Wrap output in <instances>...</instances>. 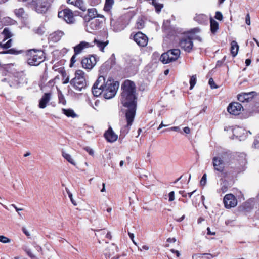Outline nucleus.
Listing matches in <instances>:
<instances>
[{
    "instance_id": "nucleus-64",
    "label": "nucleus",
    "mask_w": 259,
    "mask_h": 259,
    "mask_svg": "<svg viewBox=\"0 0 259 259\" xmlns=\"http://www.w3.org/2000/svg\"><path fill=\"white\" fill-rule=\"evenodd\" d=\"M183 131L186 134H189L190 133V129L188 127H185Z\"/></svg>"
},
{
    "instance_id": "nucleus-59",
    "label": "nucleus",
    "mask_w": 259,
    "mask_h": 259,
    "mask_svg": "<svg viewBox=\"0 0 259 259\" xmlns=\"http://www.w3.org/2000/svg\"><path fill=\"white\" fill-rule=\"evenodd\" d=\"M22 230L23 232L25 234V235L27 237H29L30 236V233L27 231L25 227H23L22 228Z\"/></svg>"
},
{
    "instance_id": "nucleus-20",
    "label": "nucleus",
    "mask_w": 259,
    "mask_h": 259,
    "mask_svg": "<svg viewBox=\"0 0 259 259\" xmlns=\"http://www.w3.org/2000/svg\"><path fill=\"white\" fill-rule=\"evenodd\" d=\"M213 166L214 170L223 172L224 164L223 160L219 157H214L212 159Z\"/></svg>"
},
{
    "instance_id": "nucleus-26",
    "label": "nucleus",
    "mask_w": 259,
    "mask_h": 259,
    "mask_svg": "<svg viewBox=\"0 0 259 259\" xmlns=\"http://www.w3.org/2000/svg\"><path fill=\"white\" fill-rule=\"evenodd\" d=\"M64 35V33L61 31H57L50 35V39L53 42L58 41L62 36Z\"/></svg>"
},
{
    "instance_id": "nucleus-32",
    "label": "nucleus",
    "mask_w": 259,
    "mask_h": 259,
    "mask_svg": "<svg viewBox=\"0 0 259 259\" xmlns=\"http://www.w3.org/2000/svg\"><path fill=\"white\" fill-rule=\"evenodd\" d=\"M62 155L70 163H71V164H72L73 165H76V163H75L74 160H73L72 156L69 154L66 153L64 151H62Z\"/></svg>"
},
{
    "instance_id": "nucleus-62",
    "label": "nucleus",
    "mask_w": 259,
    "mask_h": 259,
    "mask_svg": "<svg viewBox=\"0 0 259 259\" xmlns=\"http://www.w3.org/2000/svg\"><path fill=\"white\" fill-rule=\"evenodd\" d=\"M128 236H129L130 238H131V239L133 242V243L136 244V243L135 242V241L134 240V234L132 233H131L130 232H128Z\"/></svg>"
},
{
    "instance_id": "nucleus-21",
    "label": "nucleus",
    "mask_w": 259,
    "mask_h": 259,
    "mask_svg": "<svg viewBox=\"0 0 259 259\" xmlns=\"http://www.w3.org/2000/svg\"><path fill=\"white\" fill-rule=\"evenodd\" d=\"M117 251L116 247L114 245L107 247L104 252L105 256L107 259H117L118 257L115 255V252Z\"/></svg>"
},
{
    "instance_id": "nucleus-30",
    "label": "nucleus",
    "mask_w": 259,
    "mask_h": 259,
    "mask_svg": "<svg viewBox=\"0 0 259 259\" xmlns=\"http://www.w3.org/2000/svg\"><path fill=\"white\" fill-rule=\"evenodd\" d=\"M68 4H72L77 7L82 11L85 10V8L83 5L82 0H68Z\"/></svg>"
},
{
    "instance_id": "nucleus-47",
    "label": "nucleus",
    "mask_w": 259,
    "mask_h": 259,
    "mask_svg": "<svg viewBox=\"0 0 259 259\" xmlns=\"http://www.w3.org/2000/svg\"><path fill=\"white\" fill-rule=\"evenodd\" d=\"M195 192V191H193V192H189V193H186L185 191H180L179 193L182 195V196L183 197H186L187 196H189V198H191L192 194Z\"/></svg>"
},
{
    "instance_id": "nucleus-1",
    "label": "nucleus",
    "mask_w": 259,
    "mask_h": 259,
    "mask_svg": "<svg viewBox=\"0 0 259 259\" xmlns=\"http://www.w3.org/2000/svg\"><path fill=\"white\" fill-rule=\"evenodd\" d=\"M120 100L124 107L128 109L125 112L127 124L120 129L119 139H123L130 131L136 115L137 105L136 87L135 83L128 79L125 80L121 84Z\"/></svg>"
},
{
    "instance_id": "nucleus-2",
    "label": "nucleus",
    "mask_w": 259,
    "mask_h": 259,
    "mask_svg": "<svg viewBox=\"0 0 259 259\" xmlns=\"http://www.w3.org/2000/svg\"><path fill=\"white\" fill-rule=\"evenodd\" d=\"M119 85V83L118 81L110 79L108 80L105 84L101 85L98 88L99 90H102L101 92L98 95V97H103L106 99L113 98L116 95Z\"/></svg>"
},
{
    "instance_id": "nucleus-60",
    "label": "nucleus",
    "mask_w": 259,
    "mask_h": 259,
    "mask_svg": "<svg viewBox=\"0 0 259 259\" xmlns=\"http://www.w3.org/2000/svg\"><path fill=\"white\" fill-rule=\"evenodd\" d=\"M170 251L172 253L175 254L177 257H179L180 255V253L179 251L178 250H176L174 249H170Z\"/></svg>"
},
{
    "instance_id": "nucleus-39",
    "label": "nucleus",
    "mask_w": 259,
    "mask_h": 259,
    "mask_svg": "<svg viewBox=\"0 0 259 259\" xmlns=\"http://www.w3.org/2000/svg\"><path fill=\"white\" fill-rule=\"evenodd\" d=\"M12 40L11 39H9L6 42L3 41L0 42V47L4 49H7L10 48L12 46Z\"/></svg>"
},
{
    "instance_id": "nucleus-29",
    "label": "nucleus",
    "mask_w": 259,
    "mask_h": 259,
    "mask_svg": "<svg viewBox=\"0 0 259 259\" xmlns=\"http://www.w3.org/2000/svg\"><path fill=\"white\" fill-rule=\"evenodd\" d=\"M114 4V0H105V3L103 9L104 11L111 14V9Z\"/></svg>"
},
{
    "instance_id": "nucleus-61",
    "label": "nucleus",
    "mask_w": 259,
    "mask_h": 259,
    "mask_svg": "<svg viewBox=\"0 0 259 259\" xmlns=\"http://www.w3.org/2000/svg\"><path fill=\"white\" fill-rule=\"evenodd\" d=\"M89 2L92 6H96L97 5V0H89Z\"/></svg>"
},
{
    "instance_id": "nucleus-28",
    "label": "nucleus",
    "mask_w": 259,
    "mask_h": 259,
    "mask_svg": "<svg viewBox=\"0 0 259 259\" xmlns=\"http://www.w3.org/2000/svg\"><path fill=\"white\" fill-rule=\"evenodd\" d=\"M210 23L211 32L212 34H215L218 31L219 28V23L215 20H214L213 18H211L210 20Z\"/></svg>"
},
{
    "instance_id": "nucleus-16",
    "label": "nucleus",
    "mask_w": 259,
    "mask_h": 259,
    "mask_svg": "<svg viewBox=\"0 0 259 259\" xmlns=\"http://www.w3.org/2000/svg\"><path fill=\"white\" fill-rule=\"evenodd\" d=\"M53 0H39L35 6L36 11L39 13H45Z\"/></svg>"
},
{
    "instance_id": "nucleus-5",
    "label": "nucleus",
    "mask_w": 259,
    "mask_h": 259,
    "mask_svg": "<svg viewBox=\"0 0 259 259\" xmlns=\"http://www.w3.org/2000/svg\"><path fill=\"white\" fill-rule=\"evenodd\" d=\"M71 85L75 90L80 91L86 87L84 72L81 70H77L75 73L74 77L70 81Z\"/></svg>"
},
{
    "instance_id": "nucleus-40",
    "label": "nucleus",
    "mask_w": 259,
    "mask_h": 259,
    "mask_svg": "<svg viewBox=\"0 0 259 259\" xmlns=\"http://www.w3.org/2000/svg\"><path fill=\"white\" fill-rule=\"evenodd\" d=\"M109 41L107 40L105 41H102L98 40V48L102 52H104V48L108 44Z\"/></svg>"
},
{
    "instance_id": "nucleus-58",
    "label": "nucleus",
    "mask_w": 259,
    "mask_h": 259,
    "mask_svg": "<svg viewBox=\"0 0 259 259\" xmlns=\"http://www.w3.org/2000/svg\"><path fill=\"white\" fill-rule=\"evenodd\" d=\"M76 55H75V54L74 53V54L71 57V63H70V67H72V65L76 62L75 58H76Z\"/></svg>"
},
{
    "instance_id": "nucleus-50",
    "label": "nucleus",
    "mask_w": 259,
    "mask_h": 259,
    "mask_svg": "<svg viewBox=\"0 0 259 259\" xmlns=\"http://www.w3.org/2000/svg\"><path fill=\"white\" fill-rule=\"evenodd\" d=\"M200 29L199 28L195 27V28L191 29L189 31H187L186 32V33L188 34H195V33H199L200 32Z\"/></svg>"
},
{
    "instance_id": "nucleus-25",
    "label": "nucleus",
    "mask_w": 259,
    "mask_h": 259,
    "mask_svg": "<svg viewBox=\"0 0 259 259\" xmlns=\"http://www.w3.org/2000/svg\"><path fill=\"white\" fill-rule=\"evenodd\" d=\"M194 19L199 24H204L207 22L208 17L207 15L203 14H197Z\"/></svg>"
},
{
    "instance_id": "nucleus-33",
    "label": "nucleus",
    "mask_w": 259,
    "mask_h": 259,
    "mask_svg": "<svg viewBox=\"0 0 259 259\" xmlns=\"http://www.w3.org/2000/svg\"><path fill=\"white\" fill-rule=\"evenodd\" d=\"M2 34L4 35V39L3 41H5L7 39L13 36L12 33L10 31L9 28H5L2 32Z\"/></svg>"
},
{
    "instance_id": "nucleus-51",
    "label": "nucleus",
    "mask_w": 259,
    "mask_h": 259,
    "mask_svg": "<svg viewBox=\"0 0 259 259\" xmlns=\"http://www.w3.org/2000/svg\"><path fill=\"white\" fill-rule=\"evenodd\" d=\"M25 252L31 258L34 259L35 258V256L32 253L31 250L29 248H26L24 249Z\"/></svg>"
},
{
    "instance_id": "nucleus-35",
    "label": "nucleus",
    "mask_w": 259,
    "mask_h": 259,
    "mask_svg": "<svg viewBox=\"0 0 259 259\" xmlns=\"http://www.w3.org/2000/svg\"><path fill=\"white\" fill-rule=\"evenodd\" d=\"M62 112L67 117L74 118L77 116L74 111L71 109H62Z\"/></svg>"
},
{
    "instance_id": "nucleus-3",
    "label": "nucleus",
    "mask_w": 259,
    "mask_h": 259,
    "mask_svg": "<svg viewBox=\"0 0 259 259\" xmlns=\"http://www.w3.org/2000/svg\"><path fill=\"white\" fill-rule=\"evenodd\" d=\"M244 163L243 160L234 159L229 163L227 171L224 173V177L236 178L239 174L244 171Z\"/></svg>"
},
{
    "instance_id": "nucleus-19",
    "label": "nucleus",
    "mask_w": 259,
    "mask_h": 259,
    "mask_svg": "<svg viewBox=\"0 0 259 259\" xmlns=\"http://www.w3.org/2000/svg\"><path fill=\"white\" fill-rule=\"evenodd\" d=\"M104 137L107 141L110 143H113L118 139V135L114 132L111 126L104 133Z\"/></svg>"
},
{
    "instance_id": "nucleus-18",
    "label": "nucleus",
    "mask_w": 259,
    "mask_h": 259,
    "mask_svg": "<svg viewBox=\"0 0 259 259\" xmlns=\"http://www.w3.org/2000/svg\"><path fill=\"white\" fill-rule=\"evenodd\" d=\"M97 61L95 56L92 55L82 60V67L85 69H91L96 64Z\"/></svg>"
},
{
    "instance_id": "nucleus-53",
    "label": "nucleus",
    "mask_w": 259,
    "mask_h": 259,
    "mask_svg": "<svg viewBox=\"0 0 259 259\" xmlns=\"http://www.w3.org/2000/svg\"><path fill=\"white\" fill-rule=\"evenodd\" d=\"M84 150H85L90 155L93 156L94 154V150L91 148L90 147L86 146L83 148Z\"/></svg>"
},
{
    "instance_id": "nucleus-13",
    "label": "nucleus",
    "mask_w": 259,
    "mask_h": 259,
    "mask_svg": "<svg viewBox=\"0 0 259 259\" xmlns=\"http://www.w3.org/2000/svg\"><path fill=\"white\" fill-rule=\"evenodd\" d=\"M58 16V17L62 18L67 23H72L74 20L72 12L68 9L59 12Z\"/></svg>"
},
{
    "instance_id": "nucleus-10",
    "label": "nucleus",
    "mask_w": 259,
    "mask_h": 259,
    "mask_svg": "<svg viewBox=\"0 0 259 259\" xmlns=\"http://www.w3.org/2000/svg\"><path fill=\"white\" fill-rule=\"evenodd\" d=\"M243 111H244L243 106L237 102L230 103L227 107V111L233 115H238Z\"/></svg>"
},
{
    "instance_id": "nucleus-27",
    "label": "nucleus",
    "mask_w": 259,
    "mask_h": 259,
    "mask_svg": "<svg viewBox=\"0 0 259 259\" xmlns=\"http://www.w3.org/2000/svg\"><path fill=\"white\" fill-rule=\"evenodd\" d=\"M239 48V46L236 41L233 40L231 41L230 51L233 57H235L237 55Z\"/></svg>"
},
{
    "instance_id": "nucleus-57",
    "label": "nucleus",
    "mask_w": 259,
    "mask_h": 259,
    "mask_svg": "<svg viewBox=\"0 0 259 259\" xmlns=\"http://www.w3.org/2000/svg\"><path fill=\"white\" fill-rule=\"evenodd\" d=\"M245 22L246 24L250 25V17L249 13H247L245 17Z\"/></svg>"
},
{
    "instance_id": "nucleus-49",
    "label": "nucleus",
    "mask_w": 259,
    "mask_h": 259,
    "mask_svg": "<svg viewBox=\"0 0 259 259\" xmlns=\"http://www.w3.org/2000/svg\"><path fill=\"white\" fill-rule=\"evenodd\" d=\"M208 83L211 89H217L218 88V86L216 85L214 80L212 78H210L209 79Z\"/></svg>"
},
{
    "instance_id": "nucleus-44",
    "label": "nucleus",
    "mask_w": 259,
    "mask_h": 259,
    "mask_svg": "<svg viewBox=\"0 0 259 259\" xmlns=\"http://www.w3.org/2000/svg\"><path fill=\"white\" fill-rule=\"evenodd\" d=\"M144 21L142 19H138L136 22V27L138 29H142L144 27Z\"/></svg>"
},
{
    "instance_id": "nucleus-36",
    "label": "nucleus",
    "mask_w": 259,
    "mask_h": 259,
    "mask_svg": "<svg viewBox=\"0 0 259 259\" xmlns=\"http://www.w3.org/2000/svg\"><path fill=\"white\" fill-rule=\"evenodd\" d=\"M228 190V182L224 180L223 181V183L221 184V188L218 190V192L219 193H225Z\"/></svg>"
},
{
    "instance_id": "nucleus-14",
    "label": "nucleus",
    "mask_w": 259,
    "mask_h": 259,
    "mask_svg": "<svg viewBox=\"0 0 259 259\" xmlns=\"http://www.w3.org/2000/svg\"><path fill=\"white\" fill-rule=\"evenodd\" d=\"M256 95L257 93L254 91L247 93L242 92L237 95V99L242 103L249 102Z\"/></svg>"
},
{
    "instance_id": "nucleus-56",
    "label": "nucleus",
    "mask_w": 259,
    "mask_h": 259,
    "mask_svg": "<svg viewBox=\"0 0 259 259\" xmlns=\"http://www.w3.org/2000/svg\"><path fill=\"white\" fill-rule=\"evenodd\" d=\"M226 59V56H224L222 60H219L217 62L216 66L217 67H220L222 64L224 63Z\"/></svg>"
},
{
    "instance_id": "nucleus-7",
    "label": "nucleus",
    "mask_w": 259,
    "mask_h": 259,
    "mask_svg": "<svg viewBox=\"0 0 259 259\" xmlns=\"http://www.w3.org/2000/svg\"><path fill=\"white\" fill-rule=\"evenodd\" d=\"M162 29V31L169 37L175 36L178 34L186 33L185 32H182L181 30L171 26L170 21L168 20L164 21Z\"/></svg>"
},
{
    "instance_id": "nucleus-4",
    "label": "nucleus",
    "mask_w": 259,
    "mask_h": 259,
    "mask_svg": "<svg viewBox=\"0 0 259 259\" xmlns=\"http://www.w3.org/2000/svg\"><path fill=\"white\" fill-rule=\"evenodd\" d=\"M28 64L31 66H37L45 60L44 53L39 50H30L26 53Z\"/></svg>"
},
{
    "instance_id": "nucleus-48",
    "label": "nucleus",
    "mask_w": 259,
    "mask_h": 259,
    "mask_svg": "<svg viewBox=\"0 0 259 259\" xmlns=\"http://www.w3.org/2000/svg\"><path fill=\"white\" fill-rule=\"evenodd\" d=\"M0 242H2L3 243H8L11 242V240L5 236L1 235L0 236Z\"/></svg>"
},
{
    "instance_id": "nucleus-23",
    "label": "nucleus",
    "mask_w": 259,
    "mask_h": 259,
    "mask_svg": "<svg viewBox=\"0 0 259 259\" xmlns=\"http://www.w3.org/2000/svg\"><path fill=\"white\" fill-rule=\"evenodd\" d=\"M51 94L49 93H45L40 99L39 103V107L40 108H45L47 103L50 101L51 99Z\"/></svg>"
},
{
    "instance_id": "nucleus-42",
    "label": "nucleus",
    "mask_w": 259,
    "mask_h": 259,
    "mask_svg": "<svg viewBox=\"0 0 259 259\" xmlns=\"http://www.w3.org/2000/svg\"><path fill=\"white\" fill-rule=\"evenodd\" d=\"M189 83L190 84V89L192 90L196 83V75H193L191 76Z\"/></svg>"
},
{
    "instance_id": "nucleus-15",
    "label": "nucleus",
    "mask_w": 259,
    "mask_h": 259,
    "mask_svg": "<svg viewBox=\"0 0 259 259\" xmlns=\"http://www.w3.org/2000/svg\"><path fill=\"white\" fill-rule=\"evenodd\" d=\"M134 41L140 47H145L148 41L147 36L141 32H138L134 35Z\"/></svg>"
},
{
    "instance_id": "nucleus-6",
    "label": "nucleus",
    "mask_w": 259,
    "mask_h": 259,
    "mask_svg": "<svg viewBox=\"0 0 259 259\" xmlns=\"http://www.w3.org/2000/svg\"><path fill=\"white\" fill-rule=\"evenodd\" d=\"M180 55V50L178 49H174L168 50L163 53L160 58V60L163 64H167L176 61Z\"/></svg>"
},
{
    "instance_id": "nucleus-31",
    "label": "nucleus",
    "mask_w": 259,
    "mask_h": 259,
    "mask_svg": "<svg viewBox=\"0 0 259 259\" xmlns=\"http://www.w3.org/2000/svg\"><path fill=\"white\" fill-rule=\"evenodd\" d=\"M88 19L93 20L94 18L97 16V10L96 8H91L88 10Z\"/></svg>"
},
{
    "instance_id": "nucleus-22",
    "label": "nucleus",
    "mask_w": 259,
    "mask_h": 259,
    "mask_svg": "<svg viewBox=\"0 0 259 259\" xmlns=\"http://www.w3.org/2000/svg\"><path fill=\"white\" fill-rule=\"evenodd\" d=\"M91 20H88V21L87 24V30L92 33H94L96 32V30H97V20L95 19L92 21H91Z\"/></svg>"
},
{
    "instance_id": "nucleus-9",
    "label": "nucleus",
    "mask_w": 259,
    "mask_h": 259,
    "mask_svg": "<svg viewBox=\"0 0 259 259\" xmlns=\"http://www.w3.org/2000/svg\"><path fill=\"white\" fill-rule=\"evenodd\" d=\"M180 48L187 53L192 52L193 48V38L189 35L182 37L179 42Z\"/></svg>"
},
{
    "instance_id": "nucleus-52",
    "label": "nucleus",
    "mask_w": 259,
    "mask_h": 259,
    "mask_svg": "<svg viewBox=\"0 0 259 259\" xmlns=\"http://www.w3.org/2000/svg\"><path fill=\"white\" fill-rule=\"evenodd\" d=\"M214 18L219 21H222L223 17L222 14L220 12L217 11L215 12Z\"/></svg>"
},
{
    "instance_id": "nucleus-24",
    "label": "nucleus",
    "mask_w": 259,
    "mask_h": 259,
    "mask_svg": "<svg viewBox=\"0 0 259 259\" xmlns=\"http://www.w3.org/2000/svg\"><path fill=\"white\" fill-rule=\"evenodd\" d=\"M91 47L89 42L81 41L78 45L74 47V51L75 55L80 54L82 51L85 49Z\"/></svg>"
},
{
    "instance_id": "nucleus-55",
    "label": "nucleus",
    "mask_w": 259,
    "mask_h": 259,
    "mask_svg": "<svg viewBox=\"0 0 259 259\" xmlns=\"http://www.w3.org/2000/svg\"><path fill=\"white\" fill-rule=\"evenodd\" d=\"M169 201H172L175 199V193L174 191H171L168 194Z\"/></svg>"
},
{
    "instance_id": "nucleus-63",
    "label": "nucleus",
    "mask_w": 259,
    "mask_h": 259,
    "mask_svg": "<svg viewBox=\"0 0 259 259\" xmlns=\"http://www.w3.org/2000/svg\"><path fill=\"white\" fill-rule=\"evenodd\" d=\"M176 241V239L175 238H168L167 239V242L168 243H174Z\"/></svg>"
},
{
    "instance_id": "nucleus-12",
    "label": "nucleus",
    "mask_w": 259,
    "mask_h": 259,
    "mask_svg": "<svg viewBox=\"0 0 259 259\" xmlns=\"http://www.w3.org/2000/svg\"><path fill=\"white\" fill-rule=\"evenodd\" d=\"M223 202L225 208L229 209L237 205V200L234 195L230 193L224 196Z\"/></svg>"
},
{
    "instance_id": "nucleus-41",
    "label": "nucleus",
    "mask_w": 259,
    "mask_h": 259,
    "mask_svg": "<svg viewBox=\"0 0 259 259\" xmlns=\"http://www.w3.org/2000/svg\"><path fill=\"white\" fill-rule=\"evenodd\" d=\"M14 13L18 17H22L23 15H24V10L23 8H20L19 9H16L14 10Z\"/></svg>"
},
{
    "instance_id": "nucleus-43",
    "label": "nucleus",
    "mask_w": 259,
    "mask_h": 259,
    "mask_svg": "<svg viewBox=\"0 0 259 259\" xmlns=\"http://www.w3.org/2000/svg\"><path fill=\"white\" fill-rule=\"evenodd\" d=\"M20 51H18L16 50L15 49L12 48L10 49L7 51H3L0 52L1 54H18L20 53Z\"/></svg>"
},
{
    "instance_id": "nucleus-8",
    "label": "nucleus",
    "mask_w": 259,
    "mask_h": 259,
    "mask_svg": "<svg viewBox=\"0 0 259 259\" xmlns=\"http://www.w3.org/2000/svg\"><path fill=\"white\" fill-rule=\"evenodd\" d=\"M128 23L127 22L126 17L121 16L119 17L116 21L111 20V25L115 32H118L124 30Z\"/></svg>"
},
{
    "instance_id": "nucleus-17",
    "label": "nucleus",
    "mask_w": 259,
    "mask_h": 259,
    "mask_svg": "<svg viewBox=\"0 0 259 259\" xmlns=\"http://www.w3.org/2000/svg\"><path fill=\"white\" fill-rule=\"evenodd\" d=\"M98 236H100V239H98V242L101 243L105 242L108 243L112 238V236L110 232L105 229H98Z\"/></svg>"
},
{
    "instance_id": "nucleus-34",
    "label": "nucleus",
    "mask_w": 259,
    "mask_h": 259,
    "mask_svg": "<svg viewBox=\"0 0 259 259\" xmlns=\"http://www.w3.org/2000/svg\"><path fill=\"white\" fill-rule=\"evenodd\" d=\"M2 22L5 25H12L17 23V22L9 17H6L3 18Z\"/></svg>"
},
{
    "instance_id": "nucleus-45",
    "label": "nucleus",
    "mask_w": 259,
    "mask_h": 259,
    "mask_svg": "<svg viewBox=\"0 0 259 259\" xmlns=\"http://www.w3.org/2000/svg\"><path fill=\"white\" fill-rule=\"evenodd\" d=\"M97 80H96V81L94 82L92 89V92L93 96L95 97H97Z\"/></svg>"
},
{
    "instance_id": "nucleus-37",
    "label": "nucleus",
    "mask_w": 259,
    "mask_h": 259,
    "mask_svg": "<svg viewBox=\"0 0 259 259\" xmlns=\"http://www.w3.org/2000/svg\"><path fill=\"white\" fill-rule=\"evenodd\" d=\"M244 129L240 127H235L233 130V135L237 137H241L242 134H244Z\"/></svg>"
},
{
    "instance_id": "nucleus-54",
    "label": "nucleus",
    "mask_w": 259,
    "mask_h": 259,
    "mask_svg": "<svg viewBox=\"0 0 259 259\" xmlns=\"http://www.w3.org/2000/svg\"><path fill=\"white\" fill-rule=\"evenodd\" d=\"M200 183L202 186H204L206 184V174H204L203 175V176L200 180Z\"/></svg>"
},
{
    "instance_id": "nucleus-46",
    "label": "nucleus",
    "mask_w": 259,
    "mask_h": 259,
    "mask_svg": "<svg viewBox=\"0 0 259 259\" xmlns=\"http://www.w3.org/2000/svg\"><path fill=\"white\" fill-rule=\"evenodd\" d=\"M58 98L59 103H62L63 105L66 104V102L64 97V95L62 94V93L60 91L59 92V93L58 94Z\"/></svg>"
},
{
    "instance_id": "nucleus-11",
    "label": "nucleus",
    "mask_w": 259,
    "mask_h": 259,
    "mask_svg": "<svg viewBox=\"0 0 259 259\" xmlns=\"http://www.w3.org/2000/svg\"><path fill=\"white\" fill-rule=\"evenodd\" d=\"M259 113V102H256L250 105L242 114V117L248 118L256 114Z\"/></svg>"
},
{
    "instance_id": "nucleus-38",
    "label": "nucleus",
    "mask_w": 259,
    "mask_h": 259,
    "mask_svg": "<svg viewBox=\"0 0 259 259\" xmlns=\"http://www.w3.org/2000/svg\"><path fill=\"white\" fill-rule=\"evenodd\" d=\"M219 253L210 254V253H202L200 254L199 257H201L203 259H212L213 258L217 257Z\"/></svg>"
}]
</instances>
